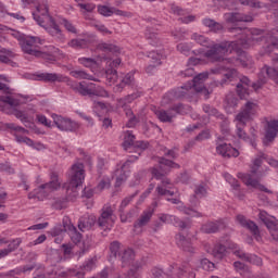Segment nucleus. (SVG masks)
Masks as SVG:
<instances>
[{
    "label": "nucleus",
    "mask_w": 278,
    "mask_h": 278,
    "mask_svg": "<svg viewBox=\"0 0 278 278\" xmlns=\"http://www.w3.org/2000/svg\"><path fill=\"white\" fill-rule=\"evenodd\" d=\"M98 12L99 14H101L102 16H112V9H110L106 5H99L98 7Z\"/></svg>",
    "instance_id": "61"
},
{
    "label": "nucleus",
    "mask_w": 278,
    "mask_h": 278,
    "mask_svg": "<svg viewBox=\"0 0 278 278\" xmlns=\"http://www.w3.org/2000/svg\"><path fill=\"white\" fill-rule=\"evenodd\" d=\"M278 135V119H271L267 122V126L265 128V138L263 143L265 147H268L271 142H275V138Z\"/></svg>",
    "instance_id": "14"
},
{
    "label": "nucleus",
    "mask_w": 278,
    "mask_h": 278,
    "mask_svg": "<svg viewBox=\"0 0 278 278\" xmlns=\"http://www.w3.org/2000/svg\"><path fill=\"white\" fill-rule=\"evenodd\" d=\"M264 84H266V76H263V74L258 75V81H255L252 84V88H254L255 91L260 90Z\"/></svg>",
    "instance_id": "59"
},
{
    "label": "nucleus",
    "mask_w": 278,
    "mask_h": 278,
    "mask_svg": "<svg viewBox=\"0 0 278 278\" xmlns=\"http://www.w3.org/2000/svg\"><path fill=\"white\" fill-rule=\"evenodd\" d=\"M255 114H257V104L253 102H247L241 112L236 116V121L247 123L248 121H251Z\"/></svg>",
    "instance_id": "12"
},
{
    "label": "nucleus",
    "mask_w": 278,
    "mask_h": 278,
    "mask_svg": "<svg viewBox=\"0 0 278 278\" xmlns=\"http://www.w3.org/2000/svg\"><path fill=\"white\" fill-rule=\"evenodd\" d=\"M134 74H126L122 81L116 85L115 92H123V88H125V86H134Z\"/></svg>",
    "instance_id": "32"
},
{
    "label": "nucleus",
    "mask_w": 278,
    "mask_h": 278,
    "mask_svg": "<svg viewBox=\"0 0 278 278\" xmlns=\"http://www.w3.org/2000/svg\"><path fill=\"white\" fill-rule=\"evenodd\" d=\"M68 201L65 198H54L51 203L53 210H66Z\"/></svg>",
    "instance_id": "43"
},
{
    "label": "nucleus",
    "mask_w": 278,
    "mask_h": 278,
    "mask_svg": "<svg viewBox=\"0 0 278 278\" xmlns=\"http://www.w3.org/2000/svg\"><path fill=\"white\" fill-rule=\"evenodd\" d=\"M156 192L159 197H173L175 194V191L168 190L167 187L164 186H157Z\"/></svg>",
    "instance_id": "53"
},
{
    "label": "nucleus",
    "mask_w": 278,
    "mask_h": 278,
    "mask_svg": "<svg viewBox=\"0 0 278 278\" xmlns=\"http://www.w3.org/2000/svg\"><path fill=\"white\" fill-rule=\"evenodd\" d=\"M90 45V39H72L68 46L73 49H86Z\"/></svg>",
    "instance_id": "38"
},
{
    "label": "nucleus",
    "mask_w": 278,
    "mask_h": 278,
    "mask_svg": "<svg viewBox=\"0 0 278 278\" xmlns=\"http://www.w3.org/2000/svg\"><path fill=\"white\" fill-rule=\"evenodd\" d=\"M239 3H241V5H249L250 8H262V2L258 0H239Z\"/></svg>",
    "instance_id": "57"
},
{
    "label": "nucleus",
    "mask_w": 278,
    "mask_h": 278,
    "mask_svg": "<svg viewBox=\"0 0 278 278\" xmlns=\"http://www.w3.org/2000/svg\"><path fill=\"white\" fill-rule=\"evenodd\" d=\"M51 278H66V271H52L48 273Z\"/></svg>",
    "instance_id": "64"
},
{
    "label": "nucleus",
    "mask_w": 278,
    "mask_h": 278,
    "mask_svg": "<svg viewBox=\"0 0 278 278\" xmlns=\"http://www.w3.org/2000/svg\"><path fill=\"white\" fill-rule=\"evenodd\" d=\"M45 21L48 23V27H46L47 31L50 36H56V38H62V30L55 20L51 15H45Z\"/></svg>",
    "instance_id": "19"
},
{
    "label": "nucleus",
    "mask_w": 278,
    "mask_h": 278,
    "mask_svg": "<svg viewBox=\"0 0 278 278\" xmlns=\"http://www.w3.org/2000/svg\"><path fill=\"white\" fill-rule=\"evenodd\" d=\"M136 136L131 134V131H127L124 137L123 147L125 151H129V149H134L136 144Z\"/></svg>",
    "instance_id": "35"
},
{
    "label": "nucleus",
    "mask_w": 278,
    "mask_h": 278,
    "mask_svg": "<svg viewBox=\"0 0 278 278\" xmlns=\"http://www.w3.org/2000/svg\"><path fill=\"white\" fill-rule=\"evenodd\" d=\"M10 58H12V51L5 48H1L0 49V62H2V64H14V62H12V60H10Z\"/></svg>",
    "instance_id": "40"
},
{
    "label": "nucleus",
    "mask_w": 278,
    "mask_h": 278,
    "mask_svg": "<svg viewBox=\"0 0 278 278\" xmlns=\"http://www.w3.org/2000/svg\"><path fill=\"white\" fill-rule=\"evenodd\" d=\"M134 257H135L134 250L131 249L124 250L119 254V260L122 262L123 268H125V266H129V264L134 262Z\"/></svg>",
    "instance_id": "27"
},
{
    "label": "nucleus",
    "mask_w": 278,
    "mask_h": 278,
    "mask_svg": "<svg viewBox=\"0 0 278 278\" xmlns=\"http://www.w3.org/2000/svg\"><path fill=\"white\" fill-rule=\"evenodd\" d=\"M20 45L24 53H27L28 55H34L35 58H39L41 60H46V62H55L58 58L63 55L60 52V49L53 46L40 48V45H42V40H40V38L38 37L22 38L20 39Z\"/></svg>",
    "instance_id": "3"
},
{
    "label": "nucleus",
    "mask_w": 278,
    "mask_h": 278,
    "mask_svg": "<svg viewBox=\"0 0 278 278\" xmlns=\"http://www.w3.org/2000/svg\"><path fill=\"white\" fill-rule=\"evenodd\" d=\"M176 240L178 247H180L185 253H194V247H192L190 239H187L186 236L178 233Z\"/></svg>",
    "instance_id": "25"
},
{
    "label": "nucleus",
    "mask_w": 278,
    "mask_h": 278,
    "mask_svg": "<svg viewBox=\"0 0 278 278\" xmlns=\"http://www.w3.org/2000/svg\"><path fill=\"white\" fill-rule=\"evenodd\" d=\"M22 242L23 239L21 238L13 239L12 242L8 244V248H5V250L9 252V254L14 253V251H16V249L21 247Z\"/></svg>",
    "instance_id": "50"
},
{
    "label": "nucleus",
    "mask_w": 278,
    "mask_h": 278,
    "mask_svg": "<svg viewBox=\"0 0 278 278\" xmlns=\"http://www.w3.org/2000/svg\"><path fill=\"white\" fill-rule=\"evenodd\" d=\"M135 197H138V191H136L135 193H132L131 195L129 197H126L121 205H119V214H121V220L122 223H127V218H131V212L127 213V215H125V207H127V205H129V203H131V201H134V198Z\"/></svg>",
    "instance_id": "20"
},
{
    "label": "nucleus",
    "mask_w": 278,
    "mask_h": 278,
    "mask_svg": "<svg viewBox=\"0 0 278 278\" xmlns=\"http://www.w3.org/2000/svg\"><path fill=\"white\" fill-rule=\"evenodd\" d=\"M202 24L204 27L208 28V31H212L213 34H220L225 31V25L214 21L213 18H204L202 20Z\"/></svg>",
    "instance_id": "21"
},
{
    "label": "nucleus",
    "mask_w": 278,
    "mask_h": 278,
    "mask_svg": "<svg viewBox=\"0 0 278 278\" xmlns=\"http://www.w3.org/2000/svg\"><path fill=\"white\" fill-rule=\"evenodd\" d=\"M244 127H247V122L237 121V136L240 138V140H244V142H250V144L256 149L257 143L251 137L247 135V131H244Z\"/></svg>",
    "instance_id": "18"
},
{
    "label": "nucleus",
    "mask_w": 278,
    "mask_h": 278,
    "mask_svg": "<svg viewBox=\"0 0 278 278\" xmlns=\"http://www.w3.org/2000/svg\"><path fill=\"white\" fill-rule=\"evenodd\" d=\"M224 16L226 23L231 25H233V23H252L253 21V16L238 12L226 13Z\"/></svg>",
    "instance_id": "16"
},
{
    "label": "nucleus",
    "mask_w": 278,
    "mask_h": 278,
    "mask_svg": "<svg viewBox=\"0 0 278 278\" xmlns=\"http://www.w3.org/2000/svg\"><path fill=\"white\" fill-rule=\"evenodd\" d=\"M225 103L227 108H238V98L236 97V93L229 92L226 94Z\"/></svg>",
    "instance_id": "44"
},
{
    "label": "nucleus",
    "mask_w": 278,
    "mask_h": 278,
    "mask_svg": "<svg viewBox=\"0 0 278 278\" xmlns=\"http://www.w3.org/2000/svg\"><path fill=\"white\" fill-rule=\"evenodd\" d=\"M70 75H72V77H75V79H89V81H99V79L94 78L92 75L81 70L72 71Z\"/></svg>",
    "instance_id": "36"
},
{
    "label": "nucleus",
    "mask_w": 278,
    "mask_h": 278,
    "mask_svg": "<svg viewBox=\"0 0 278 278\" xmlns=\"http://www.w3.org/2000/svg\"><path fill=\"white\" fill-rule=\"evenodd\" d=\"M105 75L109 86H112L113 84H116V81H118V72H116V70L109 68L106 70Z\"/></svg>",
    "instance_id": "42"
},
{
    "label": "nucleus",
    "mask_w": 278,
    "mask_h": 278,
    "mask_svg": "<svg viewBox=\"0 0 278 278\" xmlns=\"http://www.w3.org/2000/svg\"><path fill=\"white\" fill-rule=\"evenodd\" d=\"M84 179H86V170L84 169L83 163L72 165L70 172V182L67 186L68 194L73 192L74 197H77V189L84 184Z\"/></svg>",
    "instance_id": "7"
},
{
    "label": "nucleus",
    "mask_w": 278,
    "mask_h": 278,
    "mask_svg": "<svg viewBox=\"0 0 278 278\" xmlns=\"http://www.w3.org/2000/svg\"><path fill=\"white\" fill-rule=\"evenodd\" d=\"M112 186L110 179H102L99 185L97 186L98 190H108Z\"/></svg>",
    "instance_id": "62"
},
{
    "label": "nucleus",
    "mask_w": 278,
    "mask_h": 278,
    "mask_svg": "<svg viewBox=\"0 0 278 278\" xmlns=\"http://www.w3.org/2000/svg\"><path fill=\"white\" fill-rule=\"evenodd\" d=\"M53 123L60 131H75L77 129V123L63 117L62 115H52Z\"/></svg>",
    "instance_id": "13"
},
{
    "label": "nucleus",
    "mask_w": 278,
    "mask_h": 278,
    "mask_svg": "<svg viewBox=\"0 0 278 278\" xmlns=\"http://www.w3.org/2000/svg\"><path fill=\"white\" fill-rule=\"evenodd\" d=\"M178 210H180L181 212H184L185 214H187V216H192V217H201L203 216L201 213L192 210V208H187L184 205L178 206Z\"/></svg>",
    "instance_id": "55"
},
{
    "label": "nucleus",
    "mask_w": 278,
    "mask_h": 278,
    "mask_svg": "<svg viewBox=\"0 0 278 278\" xmlns=\"http://www.w3.org/2000/svg\"><path fill=\"white\" fill-rule=\"evenodd\" d=\"M190 90H192V85L179 87L175 90V97H177V99H181V97H186Z\"/></svg>",
    "instance_id": "49"
},
{
    "label": "nucleus",
    "mask_w": 278,
    "mask_h": 278,
    "mask_svg": "<svg viewBox=\"0 0 278 278\" xmlns=\"http://www.w3.org/2000/svg\"><path fill=\"white\" fill-rule=\"evenodd\" d=\"M148 59L152 60V65H149L147 67V72L151 73V71H153L155 68V66H160V64H162L161 60H162V53L160 52H155L152 51L148 54Z\"/></svg>",
    "instance_id": "28"
},
{
    "label": "nucleus",
    "mask_w": 278,
    "mask_h": 278,
    "mask_svg": "<svg viewBox=\"0 0 278 278\" xmlns=\"http://www.w3.org/2000/svg\"><path fill=\"white\" fill-rule=\"evenodd\" d=\"M200 266H201V268H203V270H214V268H215L214 263L207 258H202L200 261Z\"/></svg>",
    "instance_id": "56"
},
{
    "label": "nucleus",
    "mask_w": 278,
    "mask_h": 278,
    "mask_svg": "<svg viewBox=\"0 0 278 278\" xmlns=\"http://www.w3.org/2000/svg\"><path fill=\"white\" fill-rule=\"evenodd\" d=\"M223 227H225L223 220H215L207 222L206 224L202 225L201 229L203 233H218Z\"/></svg>",
    "instance_id": "22"
},
{
    "label": "nucleus",
    "mask_w": 278,
    "mask_h": 278,
    "mask_svg": "<svg viewBox=\"0 0 278 278\" xmlns=\"http://www.w3.org/2000/svg\"><path fill=\"white\" fill-rule=\"evenodd\" d=\"M58 188H60V181H58V174L55 173L52 174L50 182L39 186V190H45L46 193L53 192Z\"/></svg>",
    "instance_id": "26"
},
{
    "label": "nucleus",
    "mask_w": 278,
    "mask_h": 278,
    "mask_svg": "<svg viewBox=\"0 0 278 278\" xmlns=\"http://www.w3.org/2000/svg\"><path fill=\"white\" fill-rule=\"evenodd\" d=\"M233 51L239 53V56L223 59V62L233 64V66H248L247 52L240 50V45L237 41H224L215 45L206 51V56L220 62L222 55H225V53H233Z\"/></svg>",
    "instance_id": "2"
},
{
    "label": "nucleus",
    "mask_w": 278,
    "mask_h": 278,
    "mask_svg": "<svg viewBox=\"0 0 278 278\" xmlns=\"http://www.w3.org/2000/svg\"><path fill=\"white\" fill-rule=\"evenodd\" d=\"M126 116L128 117L127 127H135L136 123H138V118H136L131 109H126Z\"/></svg>",
    "instance_id": "52"
},
{
    "label": "nucleus",
    "mask_w": 278,
    "mask_h": 278,
    "mask_svg": "<svg viewBox=\"0 0 278 278\" xmlns=\"http://www.w3.org/2000/svg\"><path fill=\"white\" fill-rule=\"evenodd\" d=\"M159 166L160 169L164 168V170H170V168H181V166L166 157H159Z\"/></svg>",
    "instance_id": "31"
},
{
    "label": "nucleus",
    "mask_w": 278,
    "mask_h": 278,
    "mask_svg": "<svg viewBox=\"0 0 278 278\" xmlns=\"http://www.w3.org/2000/svg\"><path fill=\"white\" fill-rule=\"evenodd\" d=\"M114 210L111 205H104L96 224L101 231L109 233V231H112V227H114Z\"/></svg>",
    "instance_id": "9"
},
{
    "label": "nucleus",
    "mask_w": 278,
    "mask_h": 278,
    "mask_svg": "<svg viewBox=\"0 0 278 278\" xmlns=\"http://www.w3.org/2000/svg\"><path fill=\"white\" fill-rule=\"evenodd\" d=\"M146 38L147 40H149L152 47H157L160 45V38L155 33L151 31L150 29L147 30Z\"/></svg>",
    "instance_id": "45"
},
{
    "label": "nucleus",
    "mask_w": 278,
    "mask_h": 278,
    "mask_svg": "<svg viewBox=\"0 0 278 278\" xmlns=\"http://www.w3.org/2000/svg\"><path fill=\"white\" fill-rule=\"evenodd\" d=\"M264 225H266L269 231H277L278 229V223L273 219H268L267 222L264 223Z\"/></svg>",
    "instance_id": "63"
},
{
    "label": "nucleus",
    "mask_w": 278,
    "mask_h": 278,
    "mask_svg": "<svg viewBox=\"0 0 278 278\" xmlns=\"http://www.w3.org/2000/svg\"><path fill=\"white\" fill-rule=\"evenodd\" d=\"M227 72L224 74V77L218 85L219 86H226V84H229L231 81H236L239 79V83L236 86V93L241 100L249 99V88H251V79L247 76H241L238 74L237 68H227Z\"/></svg>",
    "instance_id": "4"
},
{
    "label": "nucleus",
    "mask_w": 278,
    "mask_h": 278,
    "mask_svg": "<svg viewBox=\"0 0 278 278\" xmlns=\"http://www.w3.org/2000/svg\"><path fill=\"white\" fill-rule=\"evenodd\" d=\"M207 77H210V74H207V72L195 75L192 79L191 88H193V90H199V88L204 86L203 83L205 81V79H207Z\"/></svg>",
    "instance_id": "29"
},
{
    "label": "nucleus",
    "mask_w": 278,
    "mask_h": 278,
    "mask_svg": "<svg viewBox=\"0 0 278 278\" xmlns=\"http://www.w3.org/2000/svg\"><path fill=\"white\" fill-rule=\"evenodd\" d=\"M78 62H80V64H83V66H86L87 68H92L97 66V60L92 58H80Z\"/></svg>",
    "instance_id": "51"
},
{
    "label": "nucleus",
    "mask_w": 278,
    "mask_h": 278,
    "mask_svg": "<svg viewBox=\"0 0 278 278\" xmlns=\"http://www.w3.org/2000/svg\"><path fill=\"white\" fill-rule=\"evenodd\" d=\"M226 253H227V247H225L222 243H217L212 249L211 255H213V257H215V260H223V257H225Z\"/></svg>",
    "instance_id": "30"
},
{
    "label": "nucleus",
    "mask_w": 278,
    "mask_h": 278,
    "mask_svg": "<svg viewBox=\"0 0 278 278\" xmlns=\"http://www.w3.org/2000/svg\"><path fill=\"white\" fill-rule=\"evenodd\" d=\"M235 220L238 225H240V227L248 229V231L255 237V240H262V236H260V226H257L255 222L247 218V216L242 214L236 215Z\"/></svg>",
    "instance_id": "10"
},
{
    "label": "nucleus",
    "mask_w": 278,
    "mask_h": 278,
    "mask_svg": "<svg viewBox=\"0 0 278 278\" xmlns=\"http://www.w3.org/2000/svg\"><path fill=\"white\" fill-rule=\"evenodd\" d=\"M203 112H205V114H208V116H218V110L210 104H205L203 106Z\"/></svg>",
    "instance_id": "60"
},
{
    "label": "nucleus",
    "mask_w": 278,
    "mask_h": 278,
    "mask_svg": "<svg viewBox=\"0 0 278 278\" xmlns=\"http://www.w3.org/2000/svg\"><path fill=\"white\" fill-rule=\"evenodd\" d=\"M168 173H169V169H164V167H162V169H161L160 165H159V167L151 168L152 176L154 177V179H157V180L164 179V177L166 175H168Z\"/></svg>",
    "instance_id": "41"
},
{
    "label": "nucleus",
    "mask_w": 278,
    "mask_h": 278,
    "mask_svg": "<svg viewBox=\"0 0 278 278\" xmlns=\"http://www.w3.org/2000/svg\"><path fill=\"white\" fill-rule=\"evenodd\" d=\"M216 153L227 160H229V157H238V155H240V152L236 148L227 143H217Z\"/></svg>",
    "instance_id": "15"
},
{
    "label": "nucleus",
    "mask_w": 278,
    "mask_h": 278,
    "mask_svg": "<svg viewBox=\"0 0 278 278\" xmlns=\"http://www.w3.org/2000/svg\"><path fill=\"white\" fill-rule=\"evenodd\" d=\"M192 40H195L198 45H201L202 47H210V39L203 35L199 34H193L192 35Z\"/></svg>",
    "instance_id": "47"
},
{
    "label": "nucleus",
    "mask_w": 278,
    "mask_h": 278,
    "mask_svg": "<svg viewBox=\"0 0 278 278\" xmlns=\"http://www.w3.org/2000/svg\"><path fill=\"white\" fill-rule=\"evenodd\" d=\"M260 166H262V157L254 160L250 174L239 173L237 177L250 188H254L261 192H266L267 194H273L271 190L260 184L261 178L255 176L257 175V170H260Z\"/></svg>",
    "instance_id": "5"
},
{
    "label": "nucleus",
    "mask_w": 278,
    "mask_h": 278,
    "mask_svg": "<svg viewBox=\"0 0 278 278\" xmlns=\"http://www.w3.org/2000/svg\"><path fill=\"white\" fill-rule=\"evenodd\" d=\"M177 51H179V53H181L182 55H190V45L188 43H178L177 45Z\"/></svg>",
    "instance_id": "58"
},
{
    "label": "nucleus",
    "mask_w": 278,
    "mask_h": 278,
    "mask_svg": "<svg viewBox=\"0 0 278 278\" xmlns=\"http://www.w3.org/2000/svg\"><path fill=\"white\" fill-rule=\"evenodd\" d=\"M98 49L104 53H121V48H118V46L106 42L99 43Z\"/></svg>",
    "instance_id": "34"
},
{
    "label": "nucleus",
    "mask_w": 278,
    "mask_h": 278,
    "mask_svg": "<svg viewBox=\"0 0 278 278\" xmlns=\"http://www.w3.org/2000/svg\"><path fill=\"white\" fill-rule=\"evenodd\" d=\"M264 74L267 75V77H269L274 81H276V84H278V71L275 67L265 66L261 71V75H264Z\"/></svg>",
    "instance_id": "39"
},
{
    "label": "nucleus",
    "mask_w": 278,
    "mask_h": 278,
    "mask_svg": "<svg viewBox=\"0 0 278 278\" xmlns=\"http://www.w3.org/2000/svg\"><path fill=\"white\" fill-rule=\"evenodd\" d=\"M186 273V266H179L177 264L167 265L165 267V275L166 277H184Z\"/></svg>",
    "instance_id": "23"
},
{
    "label": "nucleus",
    "mask_w": 278,
    "mask_h": 278,
    "mask_svg": "<svg viewBox=\"0 0 278 278\" xmlns=\"http://www.w3.org/2000/svg\"><path fill=\"white\" fill-rule=\"evenodd\" d=\"M140 97H142V92L137 91L119 99L118 103L122 105V108H124V105H127V103H132V101H136V99H140Z\"/></svg>",
    "instance_id": "37"
},
{
    "label": "nucleus",
    "mask_w": 278,
    "mask_h": 278,
    "mask_svg": "<svg viewBox=\"0 0 278 278\" xmlns=\"http://www.w3.org/2000/svg\"><path fill=\"white\" fill-rule=\"evenodd\" d=\"M94 223V218L92 217H80L78 220V229L80 231H84V229H92Z\"/></svg>",
    "instance_id": "33"
},
{
    "label": "nucleus",
    "mask_w": 278,
    "mask_h": 278,
    "mask_svg": "<svg viewBox=\"0 0 278 278\" xmlns=\"http://www.w3.org/2000/svg\"><path fill=\"white\" fill-rule=\"evenodd\" d=\"M182 112H184V104H176L168 111L161 110V111H156L155 114L159 121H161V123H172L173 118H175L177 114H181Z\"/></svg>",
    "instance_id": "11"
},
{
    "label": "nucleus",
    "mask_w": 278,
    "mask_h": 278,
    "mask_svg": "<svg viewBox=\"0 0 278 278\" xmlns=\"http://www.w3.org/2000/svg\"><path fill=\"white\" fill-rule=\"evenodd\" d=\"M152 217H153V208H148L143 211L140 217L135 222L134 227L135 228L147 227V225H149V223L151 222Z\"/></svg>",
    "instance_id": "24"
},
{
    "label": "nucleus",
    "mask_w": 278,
    "mask_h": 278,
    "mask_svg": "<svg viewBox=\"0 0 278 278\" xmlns=\"http://www.w3.org/2000/svg\"><path fill=\"white\" fill-rule=\"evenodd\" d=\"M249 40H252V42H262L265 40L268 43L265 48L266 53H274V55L278 53V39L270 35H264V30L257 28L252 29Z\"/></svg>",
    "instance_id": "8"
},
{
    "label": "nucleus",
    "mask_w": 278,
    "mask_h": 278,
    "mask_svg": "<svg viewBox=\"0 0 278 278\" xmlns=\"http://www.w3.org/2000/svg\"><path fill=\"white\" fill-rule=\"evenodd\" d=\"M18 105V100L14 99L11 96H0V110L5 112V114H13L16 118H18L22 123L25 124V127H31L34 124L29 121V116L27 113L23 111L15 110Z\"/></svg>",
    "instance_id": "6"
},
{
    "label": "nucleus",
    "mask_w": 278,
    "mask_h": 278,
    "mask_svg": "<svg viewBox=\"0 0 278 278\" xmlns=\"http://www.w3.org/2000/svg\"><path fill=\"white\" fill-rule=\"evenodd\" d=\"M110 257H118L121 255V242L113 241L110 244Z\"/></svg>",
    "instance_id": "46"
},
{
    "label": "nucleus",
    "mask_w": 278,
    "mask_h": 278,
    "mask_svg": "<svg viewBox=\"0 0 278 278\" xmlns=\"http://www.w3.org/2000/svg\"><path fill=\"white\" fill-rule=\"evenodd\" d=\"M63 229L64 231H67L71 236V233L77 231V227H75L72 223L71 219L64 218L63 219Z\"/></svg>",
    "instance_id": "54"
},
{
    "label": "nucleus",
    "mask_w": 278,
    "mask_h": 278,
    "mask_svg": "<svg viewBox=\"0 0 278 278\" xmlns=\"http://www.w3.org/2000/svg\"><path fill=\"white\" fill-rule=\"evenodd\" d=\"M116 173L118 176L116 177L115 188H121L127 181V174L123 169H118Z\"/></svg>",
    "instance_id": "48"
},
{
    "label": "nucleus",
    "mask_w": 278,
    "mask_h": 278,
    "mask_svg": "<svg viewBox=\"0 0 278 278\" xmlns=\"http://www.w3.org/2000/svg\"><path fill=\"white\" fill-rule=\"evenodd\" d=\"M30 79H34V81L65 83L67 84V86H70L71 89L74 90V92L80 94V97H89L90 99H92V97H110L108 90H105L101 86H97L93 83L87 81L74 83L73 80H71V78L56 73L31 74Z\"/></svg>",
    "instance_id": "1"
},
{
    "label": "nucleus",
    "mask_w": 278,
    "mask_h": 278,
    "mask_svg": "<svg viewBox=\"0 0 278 278\" xmlns=\"http://www.w3.org/2000/svg\"><path fill=\"white\" fill-rule=\"evenodd\" d=\"M233 255H236V257H239V260H242L243 262H248L249 264H262V258L258 257L255 254H249L244 251H242V249H238L233 251Z\"/></svg>",
    "instance_id": "17"
}]
</instances>
